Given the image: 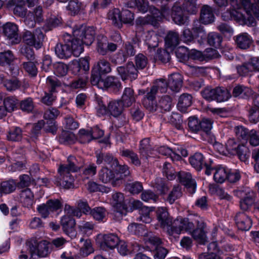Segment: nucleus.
<instances>
[{
  "mask_svg": "<svg viewBox=\"0 0 259 259\" xmlns=\"http://www.w3.org/2000/svg\"><path fill=\"white\" fill-rule=\"evenodd\" d=\"M73 38L66 34L64 35V45L60 44L62 48L65 49H77L79 47L83 49L91 45L94 39L95 30L93 27H87L85 25H80L74 28L72 30Z\"/></svg>",
  "mask_w": 259,
  "mask_h": 259,
  "instance_id": "1",
  "label": "nucleus"
},
{
  "mask_svg": "<svg viewBox=\"0 0 259 259\" xmlns=\"http://www.w3.org/2000/svg\"><path fill=\"white\" fill-rule=\"evenodd\" d=\"M257 3V5H254L251 4L250 0H242L243 11L245 12L247 16L242 13L235 11L236 15L234 11L227 12L223 15V18L225 20H234L242 25L254 26L256 24L254 17L259 19V2Z\"/></svg>",
  "mask_w": 259,
  "mask_h": 259,
  "instance_id": "2",
  "label": "nucleus"
},
{
  "mask_svg": "<svg viewBox=\"0 0 259 259\" xmlns=\"http://www.w3.org/2000/svg\"><path fill=\"white\" fill-rule=\"evenodd\" d=\"M27 248L31 254L30 259L37 257H45L49 253V247L46 241L38 242L35 238H32L26 243Z\"/></svg>",
  "mask_w": 259,
  "mask_h": 259,
  "instance_id": "3",
  "label": "nucleus"
},
{
  "mask_svg": "<svg viewBox=\"0 0 259 259\" xmlns=\"http://www.w3.org/2000/svg\"><path fill=\"white\" fill-rule=\"evenodd\" d=\"M111 204L113 207V219L116 221H120L127 213V208L124 203L123 194L120 192L113 194Z\"/></svg>",
  "mask_w": 259,
  "mask_h": 259,
  "instance_id": "4",
  "label": "nucleus"
},
{
  "mask_svg": "<svg viewBox=\"0 0 259 259\" xmlns=\"http://www.w3.org/2000/svg\"><path fill=\"white\" fill-rule=\"evenodd\" d=\"M189 218H177L173 221L172 229L168 230V234L169 236H174L175 234L179 235L183 231L191 232L195 228L196 223L195 220Z\"/></svg>",
  "mask_w": 259,
  "mask_h": 259,
  "instance_id": "5",
  "label": "nucleus"
},
{
  "mask_svg": "<svg viewBox=\"0 0 259 259\" xmlns=\"http://www.w3.org/2000/svg\"><path fill=\"white\" fill-rule=\"evenodd\" d=\"M170 10L168 7L164 6L161 8V11L153 8L151 10V16L146 17H139L136 20L137 25H142L150 23L155 25L156 21L160 20L162 17L167 18L169 15Z\"/></svg>",
  "mask_w": 259,
  "mask_h": 259,
  "instance_id": "6",
  "label": "nucleus"
},
{
  "mask_svg": "<svg viewBox=\"0 0 259 259\" xmlns=\"http://www.w3.org/2000/svg\"><path fill=\"white\" fill-rule=\"evenodd\" d=\"M111 71L109 62L104 59L100 60L92 69L90 79L91 84L99 83V81L102 79V75L109 73Z\"/></svg>",
  "mask_w": 259,
  "mask_h": 259,
  "instance_id": "7",
  "label": "nucleus"
},
{
  "mask_svg": "<svg viewBox=\"0 0 259 259\" xmlns=\"http://www.w3.org/2000/svg\"><path fill=\"white\" fill-rule=\"evenodd\" d=\"M193 33L188 28H185L183 32V37L184 42L189 44L193 41L194 38L200 37L201 38L205 36L203 27L198 20H195L193 25Z\"/></svg>",
  "mask_w": 259,
  "mask_h": 259,
  "instance_id": "8",
  "label": "nucleus"
},
{
  "mask_svg": "<svg viewBox=\"0 0 259 259\" xmlns=\"http://www.w3.org/2000/svg\"><path fill=\"white\" fill-rule=\"evenodd\" d=\"M44 39V34L40 28H37L32 34L29 31H26L23 37V41L29 46L34 48H41V41Z\"/></svg>",
  "mask_w": 259,
  "mask_h": 259,
  "instance_id": "9",
  "label": "nucleus"
},
{
  "mask_svg": "<svg viewBox=\"0 0 259 259\" xmlns=\"http://www.w3.org/2000/svg\"><path fill=\"white\" fill-rule=\"evenodd\" d=\"M156 213L157 220L160 227L165 229L168 234V230L170 228L172 229L173 221L167 209L165 207H158L156 210Z\"/></svg>",
  "mask_w": 259,
  "mask_h": 259,
  "instance_id": "10",
  "label": "nucleus"
},
{
  "mask_svg": "<svg viewBox=\"0 0 259 259\" xmlns=\"http://www.w3.org/2000/svg\"><path fill=\"white\" fill-rule=\"evenodd\" d=\"M116 70L123 80L132 81L137 78L138 71L133 62H128L125 66L118 67Z\"/></svg>",
  "mask_w": 259,
  "mask_h": 259,
  "instance_id": "11",
  "label": "nucleus"
},
{
  "mask_svg": "<svg viewBox=\"0 0 259 259\" xmlns=\"http://www.w3.org/2000/svg\"><path fill=\"white\" fill-rule=\"evenodd\" d=\"M196 228L192 230V235L193 238L199 243L204 244L207 242L206 225L200 218H197L195 220Z\"/></svg>",
  "mask_w": 259,
  "mask_h": 259,
  "instance_id": "12",
  "label": "nucleus"
},
{
  "mask_svg": "<svg viewBox=\"0 0 259 259\" xmlns=\"http://www.w3.org/2000/svg\"><path fill=\"white\" fill-rule=\"evenodd\" d=\"M66 164L61 165L59 168L62 172L68 171L74 172L78 171L83 165V160L80 158H76L74 156H69L67 160Z\"/></svg>",
  "mask_w": 259,
  "mask_h": 259,
  "instance_id": "13",
  "label": "nucleus"
},
{
  "mask_svg": "<svg viewBox=\"0 0 259 259\" xmlns=\"http://www.w3.org/2000/svg\"><path fill=\"white\" fill-rule=\"evenodd\" d=\"M93 85H96L101 89H108L115 93L118 92L121 88L120 81L117 78L112 76H108L105 79H102L99 81V83L94 84Z\"/></svg>",
  "mask_w": 259,
  "mask_h": 259,
  "instance_id": "14",
  "label": "nucleus"
},
{
  "mask_svg": "<svg viewBox=\"0 0 259 259\" xmlns=\"http://www.w3.org/2000/svg\"><path fill=\"white\" fill-rule=\"evenodd\" d=\"M109 53V59L115 64H120L124 62L127 58L134 56L136 54L135 50H120L115 53L114 51Z\"/></svg>",
  "mask_w": 259,
  "mask_h": 259,
  "instance_id": "15",
  "label": "nucleus"
},
{
  "mask_svg": "<svg viewBox=\"0 0 259 259\" xmlns=\"http://www.w3.org/2000/svg\"><path fill=\"white\" fill-rule=\"evenodd\" d=\"M61 224L63 231L71 238H75L77 233L74 229L75 220L69 215H64L61 220Z\"/></svg>",
  "mask_w": 259,
  "mask_h": 259,
  "instance_id": "16",
  "label": "nucleus"
},
{
  "mask_svg": "<svg viewBox=\"0 0 259 259\" xmlns=\"http://www.w3.org/2000/svg\"><path fill=\"white\" fill-rule=\"evenodd\" d=\"M17 31V26L14 23H7L4 25L3 31L5 35L7 37L9 43L15 44L20 41Z\"/></svg>",
  "mask_w": 259,
  "mask_h": 259,
  "instance_id": "17",
  "label": "nucleus"
},
{
  "mask_svg": "<svg viewBox=\"0 0 259 259\" xmlns=\"http://www.w3.org/2000/svg\"><path fill=\"white\" fill-rule=\"evenodd\" d=\"M178 177L180 182L183 183L188 189L191 194L195 192L196 183L192 178L191 174L187 171H181L178 173Z\"/></svg>",
  "mask_w": 259,
  "mask_h": 259,
  "instance_id": "18",
  "label": "nucleus"
},
{
  "mask_svg": "<svg viewBox=\"0 0 259 259\" xmlns=\"http://www.w3.org/2000/svg\"><path fill=\"white\" fill-rule=\"evenodd\" d=\"M113 169L120 173L119 177L116 178L115 180L112 182L113 186H117L126 181L131 182L132 181L130 176V172L127 165H121L118 164V165Z\"/></svg>",
  "mask_w": 259,
  "mask_h": 259,
  "instance_id": "19",
  "label": "nucleus"
},
{
  "mask_svg": "<svg viewBox=\"0 0 259 259\" xmlns=\"http://www.w3.org/2000/svg\"><path fill=\"white\" fill-rule=\"evenodd\" d=\"M60 169H58L59 177L56 181L57 186H60L65 189H69L73 187L74 178L71 172L66 171L62 172Z\"/></svg>",
  "mask_w": 259,
  "mask_h": 259,
  "instance_id": "20",
  "label": "nucleus"
},
{
  "mask_svg": "<svg viewBox=\"0 0 259 259\" xmlns=\"http://www.w3.org/2000/svg\"><path fill=\"white\" fill-rule=\"evenodd\" d=\"M235 221L238 228L242 231H247L251 228V220L244 212L237 213L235 217Z\"/></svg>",
  "mask_w": 259,
  "mask_h": 259,
  "instance_id": "21",
  "label": "nucleus"
},
{
  "mask_svg": "<svg viewBox=\"0 0 259 259\" xmlns=\"http://www.w3.org/2000/svg\"><path fill=\"white\" fill-rule=\"evenodd\" d=\"M96 156L98 164H108L112 168H115L118 165V160L109 153H97Z\"/></svg>",
  "mask_w": 259,
  "mask_h": 259,
  "instance_id": "22",
  "label": "nucleus"
},
{
  "mask_svg": "<svg viewBox=\"0 0 259 259\" xmlns=\"http://www.w3.org/2000/svg\"><path fill=\"white\" fill-rule=\"evenodd\" d=\"M42 20V8H36L33 13L28 14L25 19V23L30 27H33L35 22H40Z\"/></svg>",
  "mask_w": 259,
  "mask_h": 259,
  "instance_id": "23",
  "label": "nucleus"
},
{
  "mask_svg": "<svg viewBox=\"0 0 259 259\" xmlns=\"http://www.w3.org/2000/svg\"><path fill=\"white\" fill-rule=\"evenodd\" d=\"M119 242V238L116 235L113 234H105L103 237L101 247L103 249H106V248L112 249L117 246Z\"/></svg>",
  "mask_w": 259,
  "mask_h": 259,
  "instance_id": "24",
  "label": "nucleus"
},
{
  "mask_svg": "<svg viewBox=\"0 0 259 259\" xmlns=\"http://www.w3.org/2000/svg\"><path fill=\"white\" fill-rule=\"evenodd\" d=\"M182 84L183 78L180 73H172L169 76L167 85L172 92H179L182 87Z\"/></svg>",
  "mask_w": 259,
  "mask_h": 259,
  "instance_id": "25",
  "label": "nucleus"
},
{
  "mask_svg": "<svg viewBox=\"0 0 259 259\" xmlns=\"http://www.w3.org/2000/svg\"><path fill=\"white\" fill-rule=\"evenodd\" d=\"M235 42L240 49H248L253 46L252 38L247 33H242L237 35Z\"/></svg>",
  "mask_w": 259,
  "mask_h": 259,
  "instance_id": "26",
  "label": "nucleus"
},
{
  "mask_svg": "<svg viewBox=\"0 0 259 259\" xmlns=\"http://www.w3.org/2000/svg\"><path fill=\"white\" fill-rule=\"evenodd\" d=\"M171 18L176 24L180 25L185 24L188 21V17L184 14V11L176 6L172 8Z\"/></svg>",
  "mask_w": 259,
  "mask_h": 259,
  "instance_id": "27",
  "label": "nucleus"
},
{
  "mask_svg": "<svg viewBox=\"0 0 259 259\" xmlns=\"http://www.w3.org/2000/svg\"><path fill=\"white\" fill-rule=\"evenodd\" d=\"M152 148L150 143L149 138H144L140 142L139 148V152L141 156V158L145 161L151 154Z\"/></svg>",
  "mask_w": 259,
  "mask_h": 259,
  "instance_id": "28",
  "label": "nucleus"
},
{
  "mask_svg": "<svg viewBox=\"0 0 259 259\" xmlns=\"http://www.w3.org/2000/svg\"><path fill=\"white\" fill-rule=\"evenodd\" d=\"M155 96L151 93L148 92L142 100L144 107L149 112H155L158 108L155 100Z\"/></svg>",
  "mask_w": 259,
  "mask_h": 259,
  "instance_id": "29",
  "label": "nucleus"
},
{
  "mask_svg": "<svg viewBox=\"0 0 259 259\" xmlns=\"http://www.w3.org/2000/svg\"><path fill=\"white\" fill-rule=\"evenodd\" d=\"M191 165L197 170H200L204 165H206L208 161L204 156L199 152L195 153L189 158Z\"/></svg>",
  "mask_w": 259,
  "mask_h": 259,
  "instance_id": "30",
  "label": "nucleus"
},
{
  "mask_svg": "<svg viewBox=\"0 0 259 259\" xmlns=\"http://www.w3.org/2000/svg\"><path fill=\"white\" fill-rule=\"evenodd\" d=\"M168 85L165 79L160 78L156 80L151 87L149 92L156 96L158 93H164L166 92Z\"/></svg>",
  "mask_w": 259,
  "mask_h": 259,
  "instance_id": "31",
  "label": "nucleus"
},
{
  "mask_svg": "<svg viewBox=\"0 0 259 259\" xmlns=\"http://www.w3.org/2000/svg\"><path fill=\"white\" fill-rule=\"evenodd\" d=\"M120 155L128 158L130 162L137 166H140L141 164V157L139 158L138 154L132 150L128 149H122L120 150Z\"/></svg>",
  "mask_w": 259,
  "mask_h": 259,
  "instance_id": "32",
  "label": "nucleus"
},
{
  "mask_svg": "<svg viewBox=\"0 0 259 259\" xmlns=\"http://www.w3.org/2000/svg\"><path fill=\"white\" fill-rule=\"evenodd\" d=\"M214 16L212 8L204 6L201 11L200 21L204 24H208L214 21Z\"/></svg>",
  "mask_w": 259,
  "mask_h": 259,
  "instance_id": "33",
  "label": "nucleus"
},
{
  "mask_svg": "<svg viewBox=\"0 0 259 259\" xmlns=\"http://www.w3.org/2000/svg\"><path fill=\"white\" fill-rule=\"evenodd\" d=\"M180 42V39L178 32L170 31L167 33L165 38V45L167 48L174 49Z\"/></svg>",
  "mask_w": 259,
  "mask_h": 259,
  "instance_id": "34",
  "label": "nucleus"
},
{
  "mask_svg": "<svg viewBox=\"0 0 259 259\" xmlns=\"http://www.w3.org/2000/svg\"><path fill=\"white\" fill-rule=\"evenodd\" d=\"M120 101L125 107H128L135 102L136 96L133 89L131 88H125Z\"/></svg>",
  "mask_w": 259,
  "mask_h": 259,
  "instance_id": "35",
  "label": "nucleus"
},
{
  "mask_svg": "<svg viewBox=\"0 0 259 259\" xmlns=\"http://www.w3.org/2000/svg\"><path fill=\"white\" fill-rule=\"evenodd\" d=\"M124 107L120 100L112 101L108 104V110L113 116H118L122 113Z\"/></svg>",
  "mask_w": 259,
  "mask_h": 259,
  "instance_id": "36",
  "label": "nucleus"
},
{
  "mask_svg": "<svg viewBox=\"0 0 259 259\" xmlns=\"http://www.w3.org/2000/svg\"><path fill=\"white\" fill-rule=\"evenodd\" d=\"M98 177L99 180L103 183L111 182L112 184V182L115 180L114 173L107 167H103L99 170Z\"/></svg>",
  "mask_w": 259,
  "mask_h": 259,
  "instance_id": "37",
  "label": "nucleus"
},
{
  "mask_svg": "<svg viewBox=\"0 0 259 259\" xmlns=\"http://www.w3.org/2000/svg\"><path fill=\"white\" fill-rule=\"evenodd\" d=\"M20 201L26 207L31 206L33 203V194L29 189L21 191L20 194Z\"/></svg>",
  "mask_w": 259,
  "mask_h": 259,
  "instance_id": "38",
  "label": "nucleus"
},
{
  "mask_svg": "<svg viewBox=\"0 0 259 259\" xmlns=\"http://www.w3.org/2000/svg\"><path fill=\"white\" fill-rule=\"evenodd\" d=\"M145 42L148 49H155L158 46V36L153 31H148L145 34Z\"/></svg>",
  "mask_w": 259,
  "mask_h": 259,
  "instance_id": "39",
  "label": "nucleus"
},
{
  "mask_svg": "<svg viewBox=\"0 0 259 259\" xmlns=\"http://www.w3.org/2000/svg\"><path fill=\"white\" fill-rule=\"evenodd\" d=\"M192 97L188 94H183L179 98L178 107L180 110L185 112L187 107L192 104Z\"/></svg>",
  "mask_w": 259,
  "mask_h": 259,
  "instance_id": "40",
  "label": "nucleus"
},
{
  "mask_svg": "<svg viewBox=\"0 0 259 259\" xmlns=\"http://www.w3.org/2000/svg\"><path fill=\"white\" fill-rule=\"evenodd\" d=\"M214 101L218 102H224L228 100L231 97L230 94L225 88L217 87L215 88Z\"/></svg>",
  "mask_w": 259,
  "mask_h": 259,
  "instance_id": "41",
  "label": "nucleus"
},
{
  "mask_svg": "<svg viewBox=\"0 0 259 259\" xmlns=\"http://www.w3.org/2000/svg\"><path fill=\"white\" fill-rule=\"evenodd\" d=\"M90 58L88 56L80 58L78 61V70L79 76L87 75V73L90 70Z\"/></svg>",
  "mask_w": 259,
  "mask_h": 259,
  "instance_id": "42",
  "label": "nucleus"
},
{
  "mask_svg": "<svg viewBox=\"0 0 259 259\" xmlns=\"http://www.w3.org/2000/svg\"><path fill=\"white\" fill-rule=\"evenodd\" d=\"M106 214V209L103 207H96L92 209L90 213L94 220L99 222H104Z\"/></svg>",
  "mask_w": 259,
  "mask_h": 259,
  "instance_id": "43",
  "label": "nucleus"
},
{
  "mask_svg": "<svg viewBox=\"0 0 259 259\" xmlns=\"http://www.w3.org/2000/svg\"><path fill=\"white\" fill-rule=\"evenodd\" d=\"M22 131L19 127H12L8 133L7 139L13 142H19L22 139Z\"/></svg>",
  "mask_w": 259,
  "mask_h": 259,
  "instance_id": "44",
  "label": "nucleus"
},
{
  "mask_svg": "<svg viewBox=\"0 0 259 259\" xmlns=\"http://www.w3.org/2000/svg\"><path fill=\"white\" fill-rule=\"evenodd\" d=\"M252 94V91L249 88L243 85H238L235 87L233 91V96L235 97L240 96L242 98H247Z\"/></svg>",
  "mask_w": 259,
  "mask_h": 259,
  "instance_id": "45",
  "label": "nucleus"
},
{
  "mask_svg": "<svg viewBox=\"0 0 259 259\" xmlns=\"http://www.w3.org/2000/svg\"><path fill=\"white\" fill-rule=\"evenodd\" d=\"M239 145H240L237 143L234 139H230L228 140L226 144V150L220 151V153L223 155H227L228 154L236 155Z\"/></svg>",
  "mask_w": 259,
  "mask_h": 259,
  "instance_id": "46",
  "label": "nucleus"
},
{
  "mask_svg": "<svg viewBox=\"0 0 259 259\" xmlns=\"http://www.w3.org/2000/svg\"><path fill=\"white\" fill-rule=\"evenodd\" d=\"M223 40L222 37L215 32L209 33L207 36V43L208 45L215 49L221 47Z\"/></svg>",
  "mask_w": 259,
  "mask_h": 259,
  "instance_id": "47",
  "label": "nucleus"
},
{
  "mask_svg": "<svg viewBox=\"0 0 259 259\" xmlns=\"http://www.w3.org/2000/svg\"><path fill=\"white\" fill-rule=\"evenodd\" d=\"M108 17L111 20L112 23L118 27L121 25L122 12L118 9L114 8L110 11Z\"/></svg>",
  "mask_w": 259,
  "mask_h": 259,
  "instance_id": "48",
  "label": "nucleus"
},
{
  "mask_svg": "<svg viewBox=\"0 0 259 259\" xmlns=\"http://www.w3.org/2000/svg\"><path fill=\"white\" fill-rule=\"evenodd\" d=\"M4 105L6 112H12L17 109L18 105V100L13 96L7 97L4 100Z\"/></svg>",
  "mask_w": 259,
  "mask_h": 259,
  "instance_id": "49",
  "label": "nucleus"
},
{
  "mask_svg": "<svg viewBox=\"0 0 259 259\" xmlns=\"http://www.w3.org/2000/svg\"><path fill=\"white\" fill-rule=\"evenodd\" d=\"M88 80L87 75L79 76L78 77L69 84L72 89H83L86 87Z\"/></svg>",
  "mask_w": 259,
  "mask_h": 259,
  "instance_id": "50",
  "label": "nucleus"
},
{
  "mask_svg": "<svg viewBox=\"0 0 259 259\" xmlns=\"http://www.w3.org/2000/svg\"><path fill=\"white\" fill-rule=\"evenodd\" d=\"M79 142L82 144L88 143L93 140L90 130L80 129L77 135Z\"/></svg>",
  "mask_w": 259,
  "mask_h": 259,
  "instance_id": "51",
  "label": "nucleus"
},
{
  "mask_svg": "<svg viewBox=\"0 0 259 259\" xmlns=\"http://www.w3.org/2000/svg\"><path fill=\"white\" fill-rule=\"evenodd\" d=\"M228 170L225 167H219L215 169L213 178L215 182L220 183H223L227 178Z\"/></svg>",
  "mask_w": 259,
  "mask_h": 259,
  "instance_id": "52",
  "label": "nucleus"
},
{
  "mask_svg": "<svg viewBox=\"0 0 259 259\" xmlns=\"http://www.w3.org/2000/svg\"><path fill=\"white\" fill-rule=\"evenodd\" d=\"M16 188V184L13 181L3 182L0 186V194H9L13 192Z\"/></svg>",
  "mask_w": 259,
  "mask_h": 259,
  "instance_id": "53",
  "label": "nucleus"
},
{
  "mask_svg": "<svg viewBox=\"0 0 259 259\" xmlns=\"http://www.w3.org/2000/svg\"><path fill=\"white\" fill-rule=\"evenodd\" d=\"M181 187L179 185L175 186L169 194L166 201L170 204H172L174 202L182 196Z\"/></svg>",
  "mask_w": 259,
  "mask_h": 259,
  "instance_id": "54",
  "label": "nucleus"
},
{
  "mask_svg": "<svg viewBox=\"0 0 259 259\" xmlns=\"http://www.w3.org/2000/svg\"><path fill=\"white\" fill-rule=\"evenodd\" d=\"M153 187L161 194H165L169 190L168 183L162 178H156L153 183Z\"/></svg>",
  "mask_w": 259,
  "mask_h": 259,
  "instance_id": "55",
  "label": "nucleus"
},
{
  "mask_svg": "<svg viewBox=\"0 0 259 259\" xmlns=\"http://www.w3.org/2000/svg\"><path fill=\"white\" fill-rule=\"evenodd\" d=\"M59 142L61 144H71L74 142L75 135L68 131H63L59 137Z\"/></svg>",
  "mask_w": 259,
  "mask_h": 259,
  "instance_id": "56",
  "label": "nucleus"
},
{
  "mask_svg": "<svg viewBox=\"0 0 259 259\" xmlns=\"http://www.w3.org/2000/svg\"><path fill=\"white\" fill-rule=\"evenodd\" d=\"M159 107L164 111H169L172 106V99L168 95L163 96L159 100Z\"/></svg>",
  "mask_w": 259,
  "mask_h": 259,
  "instance_id": "57",
  "label": "nucleus"
},
{
  "mask_svg": "<svg viewBox=\"0 0 259 259\" xmlns=\"http://www.w3.org/2000/svg\"><path fill=\"white\" fill-rule=\"evenodd\" d=\"M21 157V156L17 155L14 156L15 162L9 167L10 170L12 171H19L25 168L26 163L25 160H19Z\"/></svg>",
  "mask_w": 259,
  "mask_h": 259,
  "instance_id": "58",
  "label": "nucleus"
},
{
  "mask_svg": "<svg viewBox=\"0 0 259 259\" xmlns=\"http://www.w3.org/2000/svg\"><path fill=\"white\" fill-rule=\"evenodd\" d=\"M20 108L23 111L31 112L34 109V103L31 98H27L19 103Z\"/></svg>",
  "mask_w": 259,
  "mask_h": 259,
  "instance_id": "59",
  "label": "nucleus"
},
{
  "mask_svg": "<svg viewBox=\"0 0 259 259\" xmlns=\"http://www.w3.org/2000/svg\"><path fill=\"white\" fill-rule=\"evenodd\" d=\"M22 66L24 70L30 77H34L37 75L38 72L37 69L33 62H24L22 64Z\"/></svg>",
  "mask_w": 259,
  "mask_h": 259,
  "instance_id": "60",
  "label": "nucleus"
},
{
  "mask_svg": "<svg viewBox=\"0 0 259 259\" xmlns=\"http://www.w3.org/2000/svg\"><path fill=\"white\" fill-rule=\"evenodd\" d=\"M154 59L164 63H167L170 60V53L168 52L167 50H157Z\"/></svg>",
  "mask_w": 259,
  "mask_h": 259,
  "instance_id": "61",
  "label": "nucleus"
},
{
  "mask_svg": "<svg viewBox=\"0 0 259 259\" xmlns=\"http://www.w3.org/2000/svg\"><path fill=\"white\" fill-rule=\"evenodd\" d=\"M126 181L125 188L131 193L138 194L143 190V186L139 182L128 183ZM125 183V182H124Z\"/></svg>",
  "mask_w": 259,
  "mask_h": 259,
  "instance_id": "62",
  "label": "nucleus"
},
{
  "mask_svg": "<svg viewBox=\"0 0 259 259\" xmlns=\"http://www.w3.org/2000/svg\"><path fill=\"white\" fill-rule=\"evenodd\" d=\"M79 241L80 243H82V245L81 246L80 251L83 255L87 256L93 252L90 240H84L83 238H81Z\"/></svg>",
  "mask_w": 259,
  "mask_h": 259,
  "instance_id": "63",
  "label": "nucleus"
},
{
  "mask_svg": "<svg viewBox=\"0 0 259 259\" xmlns=\"http://www.w3.org/2000/svg\"><path fill=\"white\" fill-rule=\"evenodd\" d=\"M94 228V224L92 222L82 221L78 225V229L82 233L88 236L92 234Z\"/></svg>",
  "mask_w": 259,
  "mask_h": 259,
  "instance_id": "64",
  "label": "nucleus"
}]
</instances>
